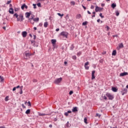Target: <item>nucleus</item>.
<instances>
[{
    "label": "nucleus",
    "instance_id": "1",
    "mask_svg": "<svg viewBox=\"0 0 128 128\" xmlns=\"http://www.w3.org/2000/svg\"><path fill=\"white\" fill-rule=\"evenodd\" d=\"M24 20V15L22 14H20L17 18V22H22Z\"/></svg>",
    "mask_w": 128,
    "mask_h": 128
},
{
    "label": "nucleus",
    "instance_id": "2",
    "mask_svg": "<svg viewBox=\"0 0 128 128\" xmlns=\"http://www.w3.org/2000/svg\"><path fill=\"white\" fill-rule=\"evenodd\" d=\"M68 34L66 32H62L60 34V36H62L63 38H68Z\"/></svg>",
    "mask_w": 128,
    "mask_h": 128
},
{
    "label": "nucleus",
    "instance_id": "3",
    "mask_svg": "<svg viewBox=\"0 0 128 128\" xmlns=\"http://www.w3.org/2000/svg\"><path fill=\"white\" fill-rule=\"evenodd\" d=\"M62 78H58L56 79L54 82V84H60V82H62Z\"/></svg>",
    "mask_w": 128,
    "mask_h": 128
},
{
    "label": "nucleus",
    "instance_id": "4",
    "mask_svg": "<svg viewBox=\"0 0 128 128\" xmlns=\"http://www.w3.org/2000/svg\"><path fill=\"white\" fill-rule=\"evenodd\" d=\"M24 55L26 56V58H24L25 60H28V58H30L31 56H32V54L25 52Z\"/></svg>",
    "mask_w": 128,
    "mask_h": 128
},
{
    "label": "nucleus",
    "instance_id": "5",
    "mask_svg": "<svg viewBox=\"0 0 128 128\" xmlns=\"http://www.w3.org/2000/svg\"><path fill=\"white\" fill-rule=\"evenodd\" d=\"M106 96H108V100H114V96H112L110 93H106Z\"/></svg>",
    "mask_w": 128,
    "mask_h": 128
},
{
    "label": "nucleus",
    "instance_id": "6",
    "mask_svg": "<svg viewBox=\"0 0 128 128\" xmlns=\"http://www.w3.org/2000/svg\"><path fill=\"white\" fill-rule=\"evenodd\" d=\"M103 9H104V8H101L98 6H96L95 11L96 12H100V10H103Z\"/></svg>",
    "mask_w": 128,
    "mask_h": 128
},
{
    "label": "nucleus",
    "instance_id": "7",
    "mask_svg": "<svg viewBox=\"0 0 128 128\" xmlns=\"http://www.w3.org/2000/svg\"><path fill=\"white\" fill-rule=\"evenodd\" d=\"M51 42L54 48L56 46V39H52L51 40Z\"/></svg>",
    "mask_w": 128,
    "mask_h": 128
},
{
    "label": "nucleus",
    "instance_id": "8",
    "mask_svg": "<svg viewBox=\"0 0 128 128\" xmlns=\"http://www.w3.org/2000/svg\"><path fill=\"white\" fill-rule=\"evenodd\" d=\"M90 64V62H86L84 64V68H86V70H89L90 67L88 66Z\"/></svg>",
    "mask_w": 128,
    "mask_h": 128
},
{
    "label": "nucleus",
    "instance_id": "9",
    "mask_svg": "<svg viewBox=\"0 0 128 128\" xmlns=\"http://www.w3.org/2000/svg\"><path fill=\"white\" fill-rule=\"evenodd\" d=\"M121 92L122 94V96H124V94H126L128 92V89L124 88Z\"/></svg>",
    "mask_w": 128,
    "mask_h": 128
},
{
    "label": "nucleus",
    "instance_id": "10",
    "mask_svg": "<svg viewBox=\"0 0 128 128\" xmlns=\"http://www.w3.org/2000/svg\"><path fill=\"white\" fill-rule=\"evenodd\" d=\"M94 74H96V71L92 70V80H94V78H96V76H94Z\"/></svg>",
    "mask_w": 128,
    "mask_h": 128
},
{
    "label": "nucleus",
    "instance_id": "11",
    "mask_svg": "<svg viewBox=\"0 0 128 128\" xmlns=\"http://www.w3.org/2000/svg\"><path fill=\"white\" fill-rule=\"evenodd\" d=\"M26 36H28V32L26 31L22 32V36L24 38H26Z\"/></svg>",
    "mask_w": 128,
    "mask_h": 128
},
{
    "label": "nucleus",
    "instance_id": "12",
    "mask_svg": "<svg viewBox=\"0 0 128 128\" xmlns=\"http://www.w3.org/2000/svg\"><path fill=\"white\" fill-rule=\"evenodd\" d=\"M32 20H34V15H32L31 16V18H30L28 19V21L30 22V24H34V22H32Z\"/></svg>",
    "mask_w": 128,
    "mask_h": 128
},
{
    "label": "nucleus",
    "instance_id": "13",
    "mask_svg": "<svg viewBox=\"0 0 128 128\" xmlns=\"http://www.w3.org/2000/svg\"><path fill=\"white\" fill-rule=\"evenodd\" d=\"M30 14H32V12H27L26 13V17L27 18H30Z\"/></svg>",
    "mask_w": 128,
    "mask_h": 128
},
{
    "label": "nucleus",
    "instance_id": "14",
    "mask_svg": "<svg viewBox=\"0 0 128 128\" xmlns=\"http://www.w3.org/2000/svg\"><path fill=\"white\" fill-rule=\"evenodd\" d=\"M128 76V73L127 72H124L120 74V76Z\"/></svg>",
    "mask_w": 128,
    "mask_h": 128
},
{
    "label": "nucleus",
    "instance_id": "15",
    "mask_svg": "<svg viewBox=\"0 0 128 128\" xmlns=\"http://www.w3.org/2000/svg\"><path fill=\"white\" fill-rule=\"evenodd\" d=\"M124 48V44L122 43H121L118 44V48H117L118 50H120V48Z\"/></svg>",
    "mask_w": 128,
    "mask_h": 128
},
{
    "label": "nucleus",
    "instance_id": "16",
    "mask_svg": "<svg viewBox=\"0 0 128 128\" xmlns=\"http://www.w3.org/2000/svg\"><path fill=\"white\" fill-rule=\"evenodd\" d=\"M38 116H48V114H46L44 113H40V112H39L38 113Z\"/></svg>",
    "mask_w": 128,
    "mask_h": 128
},
{
    "label": "nucleus",
    "instance_id": "17",
    "mask_svg": "<svg viewBox=\"0 0 128 128\" xmlns=\"http://www.w3.org/2000/svg\"><path fill=\"white\" fill-rule=\"evenodd\" d=\"M69 114H72V111L68 110V112H65L64 114L66 116H68Z\"/></svg>",
    "mask_w": 128,
    "mask_h": 128
},
{
    "label": "nucleus",
    "instance_id": "18",
    "mask_svg": "<svg viewBox=\"0 0 128 128\" xmlns=\"http://www.w3.org/2000/svg\"><path fill=\"white\" fill-rule=\"evenodd\" d=\"M72 112H78V108L77 107H74L72 109Z\"/></svg>",
    "mask_w": 128,
    "mask_h": 128
},
{
    "label": "nucleus",
    "instance_id": "19",
    "mask_svg": "<svg viewBox=\"0 0 128 128\" xmlns=\"http://www.w3.org/2000/svg\"><path fill=\"white\" fill-rule=\"evenodd\" d=\"M24 8H26V10L28 8V6L26 5V4H24L21 6L22 10H24Z\"/></svg>",
    "mask_w": 128,
    "mask_h": 128
},
{
    "label": "nucleus",
    "instance_id": "20",
    "mask_svg": "<svg viewBox=\"0 0 128 128\" xmlns=\"http://www.w3.org/2000/svg\"><path fill=\"white\" fill-rule=\"evenodd\" d=\"M9 12L11 14H14V9L12 8H10L9 10Z\"/></svg>",
    "mask_w": 128,
    "mask_h": 128
},
{
    "label": "nucleus",
    "instance_id": "21",
    "mask_svg": "<svg viewBox=\"0 0 128 128\" xmlns=\"http://www.w3.org/2000/svg\"><path fill=\"white\" fill-rule=\"evenodd\" d=\"M112 92H118V89L116 88L112 87Z\"/></svg>",
    "mask_w": 128,
    "mask_h": 128
},
{
    "label": "nucleus",
    "instance_id": "22",
    "mask_svg": "<svg viewBox=\"0 0 128 128\" xmlns=\"http://www.w3.org/2000/svg\"><path fill=\"white\" fill-rule=\"evenodd\" d=\"M25 114H30V109L27 110L25 112Z\"/></svg>",
    "mask_w": 128,
    "mask_h": 128
},
{
    "label": "nucleus",
    "instance_id": "23",
    "mask_svg": "<svg viewBox=\"0 0 128 128\" xmlns=\"http://www.w3.org/2000/svg\"><path fill=\"white\" fill-rule=\"evenodd\" d=\"M44 28H48V22H46L44 23Z\"/></svg>",
    "mask_w": 128,
    "mask_h": 128
},
{
    "label": "nucleus",
    "instance_id": "24",
    "mask_svg": "<svg viewBox=\"0 0 128 128\" xmlns=\"http://www.w3.org/2000/svg\"><path fill=\"white\" fill-rule=\"evenodd\" d=\"M82 18V15L80 14H78L76 16V18H78V20L80 18Z\"/></svg>",
    "mask_w": 128,
    "mask_h": 128
},
{
    "label": "nucleus",
    "instance_id": "25",
    "mask_svg": "<svg viewBox=\"0 0 128 128\" xmlns=\"http://www.w3.org/2000/svg\"><path fill=\"white\" fill-rule=\"evenodd\" d=\"M33 20L34 22H38V20H40V18H33Z\"/></svg>",
    "mask_w": 128,
    "mask_h": 128
},
{
    "label": "nucleus",
    "instance_id": "26",
    "mask_svg": "<svg viewBox=\"0 0 128 128\" xmlns=\"http://www.w3.org/2000/svg\"><path fill=\"white\" fill-rule=\"evenodd\" d=\"M116 50H114L112 52V56H116Z\"/></svg>",
    "mask_w": 128,
    "mask_h": 128
},
{
    "label": "nucleus",
    "instance_id": "27",
    "mask_svg": "<svg viewBox=\"0 0 128 128\" xmlns=\"http://www.w3.org/2000/svg\"><path fill=\"white\" fill-rule=\"evenodd\" d=\"M111 6L112 8H116V4L113 3L112 4Z\"/></svg>",
    "mask_w": 128,
    "mask_h": 128
},
{
    "label": "nucleus",
    "instance_id": "28",
    "mask_svg": "<svg viewBox=\"0 0 128 128\" xmlns=\"http://www.w3.org/2000/svg\"><path fill=\"white\" fill-rule=\"evenodd\" d=\"M4 77L0 76V82H4Z\"/></svg>",
    "mask_w": 128,
    "mask_h": 128
},
{
    "label": "nucleus",
    "instance_id": "29",
    "mask_svg": "<svg viewBox=\"0 0 128 128\" xmlns=\"http://www.w3.org/2000/svg\"><path fill=\"white\" fill-rule=\"evenodd\" d=\"M57 14L59 16H61V18L64 16V14H60V13H58Z\"/></svg>",
    "mask_w": 128,
    "mask_h": 128
},
{
    "label": "nucleus",
    "instance_id": "30",
    "mask_svg": "<svg viewBox=\"0 0 128 128\" xmlns=\"http://www.w3.org/2000/svg\"><path fill=\"white\" fill-rule=\"evenodd\" d=\"M82 24L83 26H86V24H88V22H83Z\"/></svg>",
    "mask_w": 128,
    "mask_h": 128
},
{
    "label": "nucleus",
    "instance_id": "31",
    "mask_svg": "<svg viewBox=\"0 0 128 128\" xmlns=\"http://www.w3.org/2000/svg\"><path fill=\"white\" fill-rule=\"evenodd\" d=\"M116 16H120V12H118V11H116Z\"/></svg>",
    "mask_w": 128,
    "mask_h": 128
},
{
    "label": "nucleus",
    "instance_id": "32",
    "mask_svg": "<svg viewBox=\"0 0 128 128\" xmlns=\"http://www.w3.org/2000/svg\"><path fill=\"white\" fill-rule=\"evenodd\" d=\"M71 4H72V6H74L76 4V2L74 1H72L70 2Z\"/></svg>",
    "mask_w": 128,
    "mask_h": 128
},
{
    "label": "nucleus",
    "instance_id": "33",
    "mask_svg": "<svg viewBox=\"0 0 128 128\" xmlns=\"http://www.w3.org/2000/svg\"><path fill=\"white\" fill-rule=\"evenodd\" d=\"M88 119H86V118H84V122H85V124H88Z\"/></svg>",
    "mask_w": 128,
    "mask_h": 128
},
{
    "label": "nucleus",
    "instance_id": "34",
    "mask_svg": "<svg viewBox=\"0 0 128 128\" xmlns=\"http://www.w3.org/2000/svg\"><path fill=\"white\" fill-rule=\"evenodd\" d=\"M8 98H9L8 96H7L6 97V98H5L6 102H8Z\"/></svg>",
    "mask_w": 128,
    "mask_h": 128
},
{
    "label": "nucleus",
    "instance_id": "35",
    "mask_svg": "<svg viewBox=\"0 0 128 128\" xmlns=\"http://www.w3.org/2000/svg\"><path fill=\"white\" fill-rule=\"evenodd\" d=\"M14 16H16V18H18V14H14Z\"/></svg>",
    "mask_w": 128,
    "mask_h": 128
},
{
    "label": "nucleus",
    "instance_id": "36",
    "mask_svg": "<svg viewBox=\"0 0 128 128\" xmlns=\"http://www.w3.org/2000/svg\"><path fill=\"white\" fill-rule=\"evenodd\" d=\"M72 60H76V56H72Z\"/></svg>",
    "mask_w": 128,
    "mask_h": 128
},
{
    "label": "nucleus",
    "instance_id": "37",
    "mask_svg": "<svg viewBox=\"0 0 128 128\" xmlns=\"http://www.w3.org/2000/svg\"><path fill=\"white\" fill-rule=\"evenodd\" d=\"M100 18H104V16H102V13H100Z\"/></svg>",
    "mask_w": 128,
    "mask_h": 128
},
{
    "label": "nucleus",
    "instance_id": "38",
    "mask_svg": "<svg viewBox=\"0 0 128 128\" xmlns=\"http://www.w3.org/2000/svg\"><path fill=\"white\" fill-rule=\"evenodd\" d=\"M80 54H82V52H78L77 53V56H80Z\"/></svg>",
    "mask_w": 128,
    "mask_h": 128
},
{
    "label": "nucleus",
    "instance_id": "39",
    "mask_svg": "<svg viewBox=\"0 0 128 128\" xmlns=\"http://www.w3.org/2000/svg\"><path fill=\"white\" fill-rule=\"evenodd\" d=\"M28 106H32V104H30V102H28Z\"/></svg>",
    "mask_w": 128,
    "mask_h": 128
},
{
    "label": "nucleus",
    "instance_id": "40",
    "mask_svg": "<svg viewBox=\"0 0 128 128\" xmlns=\"http://www.w3.org/2000/svg\"><path fill=\"white\" fill-rule=\"evenodd\" d=\"M72 94H74V92H72V90L70 91V92H69V94H70V96H72Z\"/></svg>",
    "mask_w": 128,
    "mask_h": 128
},
{
    "label": "nucleus",
    "instance_id": "41",
    "mask_svg": "<svg viewBox=\"0 0 128 128\" xmlns=\"http://www.w3.org/2000/svg\"><path fill=\"white\" fill-rule=\"evenodd\" d=\"M34 8H36V4H33Z\"/></svg>",
    "mask_w": 128,
    "mask_h": 128
},
{
    "label": "nucleus",
    "instance_id": "42",
    "mask_svg": "<svg viewBox=\"0 0 128 128\" xmlns=\"http://www.w3.org/2000/svg\"><path fill=\"white\" fill-rule=\"evenodd\" d=\"M20 94H22V88H20Z\"/></svg>",
    "mask_w": 128,
    "mask_h": 128
},
{
    "label": "nucleus",
    "instance_id": "43",
    "mask_svg": "<svg viewBox=\"0 0 128 128\" xmlns=\"http://www.w3.org/2000/svg\"><path fill=\"white\" fill-rule=\"evenodd\" d=\"M106 28L107 29L106 30H110V27H109L108 26H106Z\"/></svg>",
    "mask_w": 128,
    "mask_h": 128
},
{
    "label": "nucleus",
    "instance_id": "44",
    "mask_svg": "<svg viewBox=\"0 0 128 128\" xmlns=\"http://www.w3.org/2000/svg\"><path fill=\"white\" fill-rule=\"evenodd\" d=\"M22 108H26V106H24V104H22Z\"/></svg>",
    "mask_w": 128,
    "mask_h": 128
},
{
    "label": "nucleus",
    "instance_id": "45",
    "mask_svg": "<svg viewBox=\"0 0 128 128\" xmlns=\"http://www.w3.org/2000/svg\"><path fill=\"white\" fill-rule=\"evenodd\" d=\"M90 8L92 9V10H94V6H90Z\"/></svg>",
    "mask_w": 128,
    "mask_h": 128
},
{
    "label": "nucleus",
    "instance_id": "46",
    "mask_svg": "<svg viewBox=\"0 0 128 128\" xmlns=\"http://www.w3.org/2000/svg\"><path fill=\"white\" fill-rule=\"evenodd\" d=\"M38 82V80H36V79L33 80V82Z\"/></svg>",
    "mask_w": 128,
    "mask_h": 128
},
{
    "label": "nucleus",
    "instance_id": "47",
    "mask_svg": "<svg viewBox=\"0 0 128 128\" xmlns=\"http://www.w3.org/2000/svg\"><path fill=\"white\" fill-rule=\"evenodd\" d=\"M103 98H104V100H108V98H106V96H103Z\"/></svg>",
    "mask_w": 128,
    "mask_h": 128
},
{
    "label": "nucleus",
    "instance_id": "48",
    "mask_svg": "<svg viewBox=\"0 0 128 128\" xmlns=\"http://www.w3.org/2000/svg\"><path fill=\"white\" fill-rule=\"evenodd\" d=\"M10 2H12V1H10V0L8 1L7 2V4H10Z\"/></svg>",
    "mask_w": 128,
    "mask_h": 128
},
{
    "label": "nucleus",
    "instance_id": "49",
    "mask_svg": "<svg viewBox=\"0 0 128 128\" xmlns=\"http://www.w3.org/2000/svg\"><path fill=\"white\" fill-rule=\"evenodd\" d=\"M37 6H38L39 8H40V3H38V4H37Z\"/></svg>",
    "mask_w": 128,
    "mask_h": 128
},
{
    "label": "nucleus",
    "instance_id": "50",
    "mask_svg": "<svg viewBox=\"0 0 128 128\" xmlns=\"http://www.w3.org/2000/svg\"><path fill=\"white\" fill-rule=\"evenodd\" d=\"M16 90V88L14 87V88H13V89H12V90H13V92H14V90Z\"/></svg>",
    "mask_w": 128,
    "mask_h": 128
},
{
    "label": "nucleus",
    "instance_id": "51",
    "mask_svg": "<svg viewBox=\"0 0 128 128\" xmlns=\"http://www.w3.org/2000/svg\"><path fill=\"white\" fill-rule=\"evenodd\" d=\"M34 40H36V36L34 35Z\"/></svg>",
    "mask_w": 128,
    "mask_h": 128
},
{
    "label": "nucleus",
    "instance_id": "52",
    "mask_svg": "<svg viewBox=\"0 0 128 128\" xmlns=\"http://www.w3.org/2000/svg\"><path fill=\"white\" fill-rule=\"evenodd\" d=\"M82 8H84V10H86V8L84 6V5H82Z\"/></svg>",
    "mask_w": 128,
    "mask_h": 128
},
{
    "label": "nucleus",
    "instance_id": "53",
    "mask_svg": "<svg viewBox=\"0 0 128 128\" xmlns=\"http://www.w3.org/2000/svg\"><path fill=\"white\" fill-rule=\"evenodd\" d=\"M15 88H20V86H16Z\"/></svg>",
    "mask_w": 128,
    "mask_h": 128
},
{
    "label": "nucleus",
    "instance_id": "54",
    "mask_svg": "<svg viewBox=\"0 0 128 128\" xmlns=\"http://www.w3.org/2000/svg\"><path fill=\"white\" fill-rule=\"evenodd\" d=\"M34 42H35L34 41H32V40L31 41V44H34Z\"/></svg>",
    "mask_w": 128,
    "mask_h": 128
},
{
    "label": "nucleus",
    "instance_id": "55",
    "mask_svg": "<svg viewBox=\"0 0 128 128\" xmlns=\"http://www.w3.org/2000/svg\"><path fill=\"white\" fill-rule=\"evenodd\" d=\"M101 6H104V4H102Z\"/></svg>",
    "mask_w": 128,
    "mask_h": 128
},
{
    "label": "nucleus",
    "instance_id": "56",
    "mask_svg": "<svg viewBox=\"0 0 128 128\" xmlns=\"http://www.w3.org/2000/svg\"><path fill=\"white\" fill-rule=\"evenodd\" d=\"M100 22V20L98 19V20H97V22Z\"/></svg>",
    "mask_w": 128,
    "mask_h": 128
},
{
    "label": "nucleus",
    "instance_id": "57",
    "mask_svg": "<svg viewBox=\"0 0 128 128\" xmlns=\"http://www.w3.org/2000/svg\"><path fill=\"white\" fill-rule=\"evenodd\" d=\"M88 14H91L92 13H90V11H88Z\"/></svg>",
    "mask_w": 128,
    "mask_h": 128
},
{
    "label": "nucleus",
    "instance_id": "58",
    "mask_svg": "<svg viewBox=\"0 0 128 128\" xmlns=\"http://www.w3.org/2000/svg\"><path fill=\"white\" fill-rule=\"evenodd\" d=\"M117 36H118V35H114L113 36L114 38H116V37L117 38Z\"/></svg>",
    "mask_w": 128,
    "mask_h": 128
},
{
    "label": "nucleus",
    "instance_id": "59",
    "mask_svg": "<svg viewBox=\"0 0 128 128\" xmlns=\"http://www.w3.org/2000/svg\"><path fill=\"white\" fill-rule=\"evenodd\" d=\"M96 17V14H94L93 16H92V18H95Z\"/></svg>",
    "mask_w": 128,
    "mask_h": 128
},
{
    "label": "nucleus",
    "instance_id": "60",
    "mask_svg": "<svg viewBox=\"0 0 128 128\" xmlns=\"http://www.w3.org/2000/svg\"><path fill=\"white\" fill-rule=\"evenodd\" d=\"M56 32H58L60 30V28H56Z\"/></svg>",
    "mask_w": 128,
    "mask_h": 128
},
{
    "label": "nucleus",
    "instance_id": "61",
    "mask_svg": "<svg viewBox=\"0 0 128 128\" xmlns=\"http://www.w3.org/2000/svg\"><path fill=\"white\" fill-rule=\"evenodd\" d=\"M34 30H36V27H34Z\"/></svg>",
    "mask_w": 128,
    "mask_h": 128
},
{
    "label": "nucleus",
    "instance_id": "62",
    "mask_svg": "<svg viewBox=\"0 0 128 128\" xmlns=\"http://www.w3.org/2000/svg\"><path fill=\"white\" fill-rule=\"evenodd\" d=\"M49 126H50V128H52V124H50V125H49Z\"/></svg>",
    "mask_w": 128,
    "mask_h": 128
},
{
    "label": "nucleus",
    "instance_id": "63",
    "mask_svg": "<svg viewBox=\"0 0 128 128\" xmlns=\"http://www.w3.org/2000/svg\"><path fill=\"white\" fill-rule=\"evenodd\" d=\"M2 28H3V30H6V26H4V27Z\"/></svg>",
    "mask_w": 128,
    "mask_h": 128
},
{
    "label": "nucleus",
    "instance_id": "64",
    "mask_svg": "<svg viewBox=\"0 0 128 128\" xmlns=\"http://www.w3.org/2000/svg\"><path fill=\"white\" fill-rule=\"evenodd\" d=\"M0 128H5V127H4V126H0Z\"/></svg>",
    "mask_w": 128,
    "mask_h": 128
}]
</instances>
